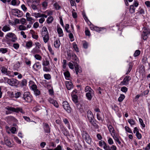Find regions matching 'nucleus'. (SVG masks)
I'll list each match as a JSON object with an SVG mask.
<instances>
[{"label":"nucleus","instance_id":"f257e3e1","mask_svg":"<svg viewBox=\"0 0 150 150\" xmlns=\"http://www.w3.org/2000/svg\"><path fill=\"white\" fill-rule=\"evenodd\" d=\"M5 42L10 45L12 42H14L17 40L16 35L15 34L10 32L8 33L5 36Z\"/></svg>","mask_w":150,"mask_h":150},{"label":"nucleus","instance_id":"f03ea898","mask_svg":"<svg viewBox=\"0 0 150 150\" xmlns=\"http://www.w3.org/2000/svg\"><path fill=\"white\" fill-rule=\"evenodd\" d=\"M41 35L44 42L46 43L49 40V37L47 29L44 26L42 27L41 31Z\"/></svg>","mask_w":150,"mask_h":150},{"label":"nucleus","instance_id":"7ed1b4c3","mask_svg":"<svg viewBox=\"0 0 150 150\" xmlns=\"http://www.w3.org/2000/svg\"><path fill=\"white\" fill-rule=\"evenodd\" d=\"M83 139L88 144H91L92 142V139L86 132H83L82 133Z\"/></svg>","mask_w":150,"mask_h":150},{"label":"nucleus","instance_id":"20e7f679","mask_svg":"<svg viewBox=\"0 0 150 150\" xmlns=\"http://www.w3.org/2000/svg\"><path fill=\"white\" fill-rule=\"evenodd\" d=\"M23 98L27 102H30L33 99V97L29 92H25L23 95Z\"/></svg>","mask_w":150,"mask_h":150},{"label":"nucleus","instance_id":"39448f33","mask_svg":"<svg viewBox=\"0 0 150 150\" xmlns=\"http://www.w3.org/2000/svg\"><path fill=\"white\" fill-rule=\"evenodd\" d=\"M6 109L8 110L18 113H21L22 114L25 113V112L21 107H17L15 108L11 107H8L6 108Z\"/></svg>","mask_w":150,"mask_h":150},{"label":"nucleus","instance_id":"423d86ee","mask_svg":"<svg viewBox=\"0 0 150 150\" xmlns=\"http://www.w3.org/2000/svg\"><path fill=\"white\" fill-rule=\"evenodd\" d=\"M7 83L11 86H17L19 84L18 81L16 79L14 78L8 79Z\"/></svg>","mask_w":150,"mask_h":150},{"label":"nucleus","instance_id":"0eeeda50","mask_svg":"<svg viewBox=\"0 0 150 150\" xmlns=\"http://www.w3.org/2000/svg\"><path fill=\"white\" fill-rule=\"evenodd\" d=\"M150 34V29L148 28H145L142 35V38L144 40H146L148 38V35Z\"/></svg>","mask_w":150,"mask_h":150},{"label":"nucleus","instance_id":"6e6552de","mask_svg":"<svg viewBox=\"0 0 150 150\" xmlns=\"http://www.w3.org/2000/svg\"><path fill=\"white\" fill-rule=\"evenodd\" d=\"M128 23H129L128 21H125V18L120 23H117L116 26L117 27L118 30L121 31L124 28V26H125L126 24Z\"/></svg>","mask_w":150,"mask_h":150},{"label":"nucleus","instance_id":"1a4fd4ad","mask_svg":"<svg viewBox=\"0 0 150 150\" xmlns=\"http://www.w3.org/2000/svg\"><path fill=\"white\" fill-rule=\"evenodd\" d=\"M131 79V77L130 76H127L125 77L123 80L122 81L119 85L120 86L123 85L127 86L128 85L129 81Z\"/></svg>","mask_w":150,"mask_h":150},{"label":"nucleus","instance_id":"9d476101","mask_svg":"<svg viewBox=\"0 0 150 150\" xmlns=\"http://www.w3.org/2000/svg\"><path fill=\"white\" fill-rule=\"evenodd\" d=\"M82 15L85 21L88 24L90 25L91 29L92 30H94L95 26H94L91 24V23L87 17L86 16L85 13H82Z\"/></svg>","mask_w":150,"mask_h":150},{"label":"nucleus","instance_id":"9b49d317","mask_svg":"<svg viewBox=\"0 0 150 150\" xmlns=\"http://www.w3.org/2000/svg\"><path fill=\"white\" fill-rule=\"evenodd\" d=\"M87 117L89 122L94 119V117L92 112L90 110L87 111L86 113Z\"/></svg>","mask_w":150,"mask_h":150},{"label":"nucleus","instance_id":"f8f14e48","mask_svg":"<svg viewBox=\"0 0 150 150\" xmlns=\"http://www.w3.org/2000/svg\"><path fill=\"white\" fill-rule=\"evenodd\" d=\"M12 12L13 15L19 17L23 15V12L18 9H13L12 10Z\"/></svg>","mask_w":150,"mask_h":150},{"label":"nucleus","instance_id":"ddd939ff","mask_svg":"<svg viewBox=\"0 0 150 150\" xmlns=\"http://www.w3.org/2000/svg\"><path fill=\"white\" fill-rule=\"evenodd\" d=\"M63 107L64 109L68 112H70V107L67 101H64L62 103Z\"/></svg>","mask_w":150,"mask_h":150},{"label":"nucleus","instance_id":"4468645a","mask_svg":"<svg viewBox=\"0 0 150 150\" xmlns=\"http://www.w3.org/2000/svg\"><path fill=\"white\" fill-rule=\"evenodd\" d=\"M48 101L50 103L52 104L56 108H58L59 107V105L56 100L51 98H50L48 99Z\"/></svg>","mask_w":150,"mask_h":150},{"label":"nucleus","instance_id":"2eb2a0df","mask_svg":"<svg viewBox=\"0 0 150 150\" xmlns=\"http://www.w3.org/2000/svg\"><path fill=\"white\" fill-rule=\"evenodd\" d=\"M98 144L101 147H103L105 150L108 145L104 141L102 140L99 141Z\"/></svg>","mask_w":150,"mask_h":150},{"label":"nucleus","instance_id":"dca6fc26","mask_svg":"<svg viewBox=\"0 0 150 150\" xmlns=\"http://www.w3.org/2000/svg\"><path fill=\"white\" fill-rule=\"evenodd\" d=\"M33 68L35 71H38L41 68V65L40 64V62H36L33 66Z\"/></svg>","mask_w":150,"mask_h":150},{"label":"nucleus","instance_id":"f3484780","mask_svg":"<svg viewBox=\"0 0 150 150\" xmlns=\"http://www.w3.org/2000/svg\"><path fill=\"white\" fill-rule=\"evenodd\" d=\"M43 125L44 129L45 132L47 133H50V128L49 125L46 123H44Z\"/></svg>","mask_w":150,"mask_h":150},{"label":"nucleus","instance_id":"a211bd4d","mask_svg":"<svg viewBox=\"0 0 150 150\" xmlns=\"http://www.w3.org/2000/svg\"><path fill=\"white\" fill-rule=\"evenodd\" d=\"M65 84L67 89L70 90L73 88V84L72 82L70 81H66Z\"/></svg>","mask_w":150,"mask_h":150},{"label":"nucleus","instance_id":"6ab92c4d","mask_svg":"<svg viewBox=\"0 0 150 150\" xmlns=\"http://www.w3.org/2000/svg\"><path fill=\"white\" fill-rule=\"evenodd\" d=\"M4 141L5 144L9 147H12V144L11 143V142L8 139L7 137H5L4 138Z\"/></svg>","mask_w":150,"mask_h":150},{"label":"nucleus","instance_id":"aec40b11","mask_svg":"<svg viewBox=\"0 0 150 150\" xmlns=\"http://www.w3.org/2000/svg\"><path fill=\"white\" fill-rule=\"evenodd\" d=\"M42 63L43 66H49L50 65L49 61L47 57L43 59Z\"/></svg>","mask_w":150,"mask_h":150},{"label":"nucleus","instance_id":"412c9836","mask_svg":"<svg viewBox=\"0 0 150 150\" xmlns=\"http://www.w3.org/2000/svg\"><path fill=\"white\" fill-rule=\"evenodd\" d=\"M32 15L35 17L36 18H40V17H46L45 15H43L42 13H32Z\"/></svg>","mask_w":150,"mask_h":150},{"label":"nucleus","instance_id":"4be33fe9","mask_svg":"<svg viewBox=\"0 0 150 150\" xmlns=\"http://www.w3.org/2000/svg\"><path fill=\"white\" fill-rule=\"evenodd\" d=\"M96 129H98L99 126L97 123V121L95 120H93L91 121V122H89Z\"/></svg>","mask_w":150,"mask_h":150},{"label":"nucleus","instance_id":"5701e85b","mask_svg":"<svg viewBox=\"0 0 150 150\" xmlns=\"http://www.w3.org/2000/svg\"><path fill=\"white\" fill-rule=\"evenodd\" d=\"M33 46V42L31 41L25 42V47L28 49H29Z\"/></svg>","mask_w":150,"mask_h":150},{"label":"nucleus","instance_id":"b1692460","mask_svg":"<svg viewBox=\"0 0 150 150\" xmlns=\"http://www.w3.org/2000/svg\"><path fill=\"white\" fill-rule=\"evenodd\" d=\"M107 127L111 135L115 132L114 128L110 125H108Z\"/></svg>","mask_w":150,"mask_h":150},{"label":"nucleus","instance_id":"393cba45","mask_svg":"<svg viewBox=\"0 0 150 150\" xmlns=\"http://www.w3.org/2000/svg\"><path fill=\"white\" fill-rule=\"evenodd\" d=\"M7 119L8 121L13 122L15 123H16L18 122V120L16 119L11 116H8Z\"/></svg>","mask_w":150,"mask_h":150},{"label":"nucleus","instance_id":"a878e982","mask_svg":"<svg viewBox=\"0 0 150 150\" xmlns=\"http://www.w3.org/2000/svg\"><path fill=\"white\" fill-rule=\"evenodd\" d=\"M54 45L56 48H59L60 45V42L59 39L56 40L54 42Z\"/></svg>","mask_w":150,"mask_h":150},{"label":"nucleus","instance_id":"bb28decb","mask_svg":"<svg viewBox=\"0 0 150 150\" xmlns=\"http://www.w3.org/2000/svg\"><path fill=\"white\" fill-rule=\"evenodd\" d=\"M53 12L52 11L50 10H47L44 12V13H42L43 15H44L46 16V17H44L45 18H47L48 16H51L52 15Z\"/></svg>","mask_w":150,"mask_h":150},{"label":"nucleus","instance_id":"cd10ccee","mask_svg":"<svg viewBox=\"0 0 150 150\" xmlns=\"http://www.w3.org/2000/svg\"><path fill=\"white\" fill-rule=\"evenodd\" d=\"M10 30V27L8 25H6L4 26L2 29V30L4 32H6L9 31Z\"/></svg>","mask_w":150,"mask_h":150},{"label":"nucleus","instance_id":"c85d7f7f","mask_svg":"<svg viewBox=\"0 0 150 150\" xmlns=\"http://www.w3.org/2000/svg\"><path fill=\"white\" fill-rule=\"evenodd\" d=\"M94 94V92L93 91V93H91L90 92H88L86 94V96L87 98V99L90 100H91L92 96Z\"/></svg>","mask_w":150,"mask_h":150},{"label":"nucleus","instance_id":"c756f323","mask_svg":"<svg viewBox=\"0 0 150 150\" xmlns=\"http://www.w3.org/2000/svg\"><path fill=\"white\" fill-rule=\"evenodd\" d=\"M71 59L73 60L74 62L76 64H77L79 62V60L78 57L74 53L72 55Z\"/></svg>","mask_w":150,"mask_h":150},{"label":"nucleus","instance_id":"7c9ffc66","mask_svg":"<svg viewBox=\"0 0 150 150\" xmlns=\"http://www.w3.org/2000/svg\"><path fill=\"white\" fill-rule=\"evenodd\" d=\"M111 135L113 137L115 141L117 139H119V138H120V139H121L120 137L119 136V134L116 132L113 134H112Z\"/></svg>","mask_w":150,"mask_h":150},{"label":"nucleus","instance_id":"2f4dec72","mask_svg":"<svg viewBox=\"0 0 150 150\" xmlns=\"http://www.w3.org/2000/svg\"><path fill=\"white\" fill-rule=\"evenodd\" d=\"M117 148L115 145H112L110 146L108 145L105 150H117Z\"/></svg>","mask_w":150,"mask_h":150},{"label":"nucleus","instance_id":"473e14b6","mask_svg":"<svg viewBox=\"0 0 150 150\" xmlns=\"http://www.w3.org/2000/svg\"><path fill=\"white\" fill-rule=\"evenodd\" d=\"M75 69L76 74H78V73H81V68L78 65L75 67Z\"/></svg>","mask_w":150,"mask_h":150},{"label":"nucleus","instance_id":"72a5a7b5","mask_svg":"<svg viewBox=\"0 0 150 150\" xmlns=\"http://www.w3.org/2000/svg\"><path fill=\"white\" fill-rule=\"evenodd\" d=\"M57 31L59 37H62L63 35V30L60 28H57Z\"/></svg>","mask_w":150,"mask_h":150},{"label":"nucleus","instance_id":"f704fd0d","mask_svg":"<svg viewBox=\"0 0 150 150\" xmlns=\"http://www.w3.org/2000/svg\"><path fill=\"white\" fill-rule=\"evenodd\" d=\"M54 20L52 16H50L47 18L46 21L47 23L50 24L52 23Z\"/></svg>","mask_w":150,"mask_h":150},{"label":"nucleus","instance_id":"c9c22d12","mask_svg":"<svg viewBox=\"0 0 150 150\" xmlns=\"http://www.w3.org/2000/svg\"><path fill=\"white\" fill-rule=\"evenodd\" d=\"M63 122L67 126L69 129H71V127L69 124V123L68 120L66 118H63Z\"/></svg>","mask_w":150,"mask_h":150},{"label":"nucleus","instance_id":"e433bc0d","mask_svg":"<svg viewBox=\"0 0 150 150\" xmlns=\"http://www.w3.org/2000/svg\"><path fill=\"white\" fill-rule=\"evenodd\" d=\"M43 70L44 71L46 72H49L51 71V69L48 66H45L43 67Z\"/></svg>","mask_w":150,"mask_h":150},{"label":"nucleus","instance_id":"4c0bfd02","mask_svg":"<svg viewBox=\"0 0 150 150\" xmlns=\"http://www.w3.org/2000/svg\"><path fill=\"white\" fill-rule=\"evenodd\" d=\"M85 91L86 92L88 91V92H90V93H93V91L90 87L88 86L85 87Z\"/></svg>","mask_w":150,"mask_h":150},{"label":"nucleus","instance_id":"58836bf2","mask_svg":"<svg viewBox=\"0 0 150 150\" xmlns=\"http://www.w3.org/2000/svg\"><path fill=\"white\" fill-rule=\"evenodd\" d=\"M20 3L19 0H12L11 2V4L13 6L18 5Z\"/></svg>","mask_w":150,"mask_h":150},{"label":"nucleus","instance_id":"ea45409f","mask_svg":"<svg viewBox=\"0 0 150 150\" xmlns=\"http://www.w3.org/2000/svg\"><path fill=\"white\" fill-rule=\"evenodd\" d=\"M26 20L29 22V24H32L35 21L34 19L30 16L27 18Z\"/></svg>","mask_w":150,"mask_h":150},{"label":"nucleus","instance_id":"a19ab883","mask_svg":"<svg viewBox=\"0 0 150 150\" xmlns=\"http://www.w3.org/2000/svg\"><path fill=\"white\" fill-rule=\"evenodd\" d=\"M1 71L2 73L5 75L8 71V69L4 67H2L1 68Z\"/></svg>","mask_w":150,"mask_h":150},{"label":"nucleus","instance_id":"79ce46f5","mask_svg":"<svg viewBox=\"0 0 150 150\" xmlns=\"http://www.w3.org/2000/svg\"><path fill=\"white\" fill-rule=\"evenodd\" d=\"M107 139L108 143L109 145H112L114 144V141L110 137H107Z\"/></svg>","mask_w":150,"mask_h":150},{"label":"nucleus","instance_id":"37998d69","mask_svg":"<svg viewBox=\"0 0 150 150\" xmlns=\"http://www.w3.org/2000/svg\"><path fill=\"white\" fill-rule=\"evenodd\" d=\"M8 51V49L7 48H0V52L3 54L6 53Z\"/></svg>","mask_w":150,"mask_h":150},{"label":"nucleus","instance_id":"c03bdc74","mask_svg":"<svg viewBox=\"0 0 150 150\" xmlns=\"http://www.w3.org/2000/svg\"><path fill=\"white\" fill-rule=\"evenodd\" d=\"M5 75L8 76L10 77H13V71H8Z\"/></svg>","mask_w":150,"mask_h":150},{"label":"nucleus","instance_id":"a18cd8bd","mask_svg":"<svg viewBox=\"0 0 150 150\" xmlns=\"http://www.w3.org/2000/svg\"><path fill=\"white\" fill-rule=\"evenodd\" d=\"M72 100L75 103L78 102V97L76 95H73L72 96Z\"/></svg>","mask_w":150,"mask_h":150},{"label":"nucleus","instance_id":"49530a36","mask_svg":"<svg viewBox=\"0 0 150 150\" xmlns=\"http://www.w3.org/2000/svg\"><path fill=\"white\" fill-rule=\"evenodd\" d=\"M135 8L133 5H131L130 6L129 12L131 13H133L135 11Z\"/></svg>","mask_w":150,"mask_h":150},{"label":"nucleus","instance_id":"de8ad7c7","mask_svg":"<svg viewBox=\"0 0 150 150\" xmlns=\"http://www.w3.org/2000/svg\"><path fill=\"white\" fill-rule=\"evenodd\" d=\"M31 53L33 54H35L39 52V50L36 47L33 48L31 51Z\"/></svg>","mask_w":150,"mask_h":150},{"label":"nucleus","instance_id":"09e8293b","mask_svg":"<svg viewBox=\"0 0 150 150\" xmlns=\"http://www.w3.org/2000/svg\"><path fill=\"white\" fill-rule=\"evenodd\" d=\"M125 98V96L124 94H121L118 98V101L120 102H122Z\"/></svg>","mask_w":150,"mask_h":150},{"label":"nucleus","instance_id":"8fccbe9b","mask_svg":"<svg viewBox=\"0 0 150 150\" xmlns=\"http://www.w3.org/2000/svg\"><path fill=\"white\" fill-rule=\"evenodd\" d=\"M44 77L45 79L47 80H49L51 78L50 75L49 74H45L44 75Z\"/></svg>","mask_w":150,"mask_h":150},{"label":"nucleus","instance_id":"3c124183","mask_svg":"<svg viewBox=\"0 0 150 150\" xmlns=\"http://www.w3.org/2000/svg\"><path fill=\"white\" fill-rule=\"evenodd\" d=\"M21 95V93L19 91H15L14 94V98H18Z\"/></svg>","mask_w":150,"mask_h":150},{"label":"nucleus","instance_id":"603ef678","mask_svg":"<svg viewBox=\"0 0 150 150\" xmlns=\"http://www.w3.org/2000/svg\"><path fill=\"white\" fill-rule=\"evenodd\" d=\"M128 121L130 125L131 126L134 125L135 124L134 120L132 119H129L128 120Z\"/></svg>","mask_w":150,"mask_h":150},{"label":"nucleus","instance_id":"864d4df0","mask_svg":"<svg viewBox=\"0 0 150 150\" xmlns=\"http://www.w3.org/2000/svg\"><path fill=\"white\" fill-rule=\"evenodd\" d=\"M18 29L20 30H27L26 27L23 25H20L18 27Z\"/></svg>","mask_w":150,"mask_h":150},{"label":"nucleus","instance_id":"5fc2aeb1","mask_svg":"<svg viewBox=\"0 0 150 150\" xmlns=\"http://www.w3.org/2000/svg\"><path fill=\"white\" fill-rule=\"evenodd\" d=\"M73 47L76 52H79V49L76 44L74 42L72 43Z\"/></svg>","mask_w":150,"mask_h":150},{"label":"nucleus","instance_id":"6e6d98bb","mask_svg":"<svg viewBox=\"0 0 150 150\" xmlns=\"http://www.w3.org/2000/svg\"><path fill=\"white\" fill-rule=\"evenodd\" d=\"M34 57L37 60L41 61L42 59V57L40 55L38 54H35L34 56Z\"/></svg>","mask_w":150,"mask_h":150},{"label":"nucleus","instance_id":"4d7b16f0","mask_svg":"<svg viewBox=\"0 0 150 150\" xmlns=\"http://www.w3.org/2000/svg\"><path fill=\"white\" fill-rule=\"evenodd\" d=\"M125 130L127 132H128V133H132V130H131V129L129 127H127V126H125Z\"/></svg>","mask_w":150,"mask_h":150},{"label":"nucleus","instance_id":"13d9d810","mask_svg":"<svg viewBox=\"0 0 150 150\" xmlns=\"http://www.w3.org/2000/svg\"><path fill=\"white\" fill-rule=\"evenodd\" d=\"M73 54H74V53H73L72 52H67V59L68 60H70V59H71V58L72 56V55H73Z\"/></svg>","mask_w":150,"mask_h":150},{"label":"nucleus","instance_id":"bf43d9fd","mask_svg":"<svg viewBox=\"0 0 150 150\" xmlns=\"http://www.w3.org/2000/svg\"><path fill=\"white\" fill-rule=\"evenodd\" d=\"M53 150H64L63 148V146L60 145L57 146V147L53 149Z\"/></svg>","mask_w":150,"mask_h":150},{"label":"nucleus","instance_id":"052dcab7","mask_svg":"<svg viewBox=\"0 0 150 150\" xmlns=\"http://www.w3.org/2000/svg\"><path fill=\"white\" fill-rule=\"evenodd\" d=\"M69 37L70 39V41L71 42H72L74 40V38L73 36V34L69 32Z\"/></svg>","mask_w":150,"mask_h":150},{"label":"nucleus","instance_id":"680f3d73","mask_svg":"<svg viewBox=\"0 0 150 150\" xmlns=\"http://www.w3.org/2000/svg\"><path fill=\"white\" fill-rule=\"evenodd\" d=\"M128 66H129V67H128V71L126 74H128L129 73V72L131 70V69H132V65L131 63H129V64Z\"/></svg>","mask_w":150,"mask_h":150},{"label":"nucleus","instance_id":"e2e57ef3","mask_svg":"<svg viewBox=\"0 0 150 150\" xmlns=\"http://www.w3.org/2000/svg\"><path fill=\"white\" fill-rule=\"evenodd\" d=\"M62 131L63 134L65 136H67L69 134V132L66 128L62 130Z\"/></svg>","mask_w":150,"mask_h":150},{"label":"nucleus","instance_id":"0e129e2a","mask_svg":"<svg viewBox=\"0 0 150 150\" xmlns=\"http://www.w3.org/2000/svg\"><path fill=\"white\" fill-rule=\"evenodd\" d=\"M27 81L25 79H23L21 82V86H26L27 84Z\"/></svg>","mask_w":150,"mask_h":150},{"label":"nucleus","instance_id":"69168bd1","mask_svg":"<svg viewBox=\"0 0 150 150\" xmlns=\"http://www.w3.org/2000/svg\"><path fill=\"white\" fill-rule=\"evenodd\" d=\"M139 121L142 127V128H144L145 127V125L144 124L141 118H139Z\"/></svg>","mask_w":150,"mask_h":150},{"label":"nucleus","instance_id":"338daca9","mask_svg":"<svg viewBox=\"0 0 150 150\" xmlns=\"http://www.w3.org/2000/svg\"><path fill=\"white\" fill-rule=\"evenodd\" d=\"M140 51L139 50H137L135 51L134 56V57L138 56L140 54Z\"/></svg>","mask_w":150,"mask_h":150},{"label":"nucleus","instance_id":"774afa93","mask_svg":"<svg viewBox=\"0 0 150 150\" xmlns=\"http://www.w3.org/2000/svg\"><path fill=\"white\" fill-rule=\"evenodd\" d=\"M120 90L122 92L126 93L128 91V88L124 86L121 88Z\"/></svg>","mask_w":150,"mask_h":150}]
</instances>
